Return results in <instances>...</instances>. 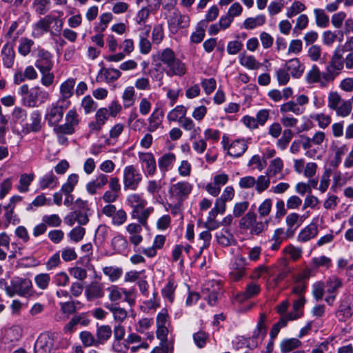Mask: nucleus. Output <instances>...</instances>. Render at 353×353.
<instances>
[{"mask_svg": "<svg viewBox=\"0 0 353 353\" xmlns=\"http://www.w3.org/2000/svg\"><path fill=\"white\" fill-rule=\"evenodd\" d=\"M85 294L88 301L101 298L104 295L103 285L98 282H92L86 286Z\"/></svg>", "mask_w": 353, "mask_h": 353, "instance_id": "f3484780", "label": "nucleus"}, {"mask_svg": "<svg viewBox=\"0 0 353 353\" xmlns=\"http://www.w3.org/2000/svg\"><path fill=\"white\" fill-rule=\"evenodd\" d=\"M168 70L166 74L172 77L174 75L181 77L186 73L185 65L181 62L179 59L172 62L170 65H167Z\"/></svg>", "mask_w": 353, "mask_h": 353, "instance_id": "b1692460", "label": "nucleus"}, {"mask_svg": "<svg viewBox=\"0 0 353 353\" xmlns=\"http://www.w3.org/2000/svg\"><path fill=\"white\" fill-rule=\"evenodd\" d=\"M121 76V72L119 69L102 68L97 77V81H105L108 83L114 82Z\"/></svg>", "mask_w": 353, "mask_h": 353, "instance_id": "ddd939ff", "label": "nucleus"}, {"mask_svg": "<svg viewBox=\"0 0 353 353\" xmlns=\"http://www.w3.org/2000/svg\"><path fill=\"white\" fill-rule=\"evenodd\" d=\"M175 161L176 155L174 153L168 152L163 154L158 160L160 170L165 174Z\"/></svg>", "mask_w": 353, "mask_h": 353, "instance_id": "c85d7f7f", "label": "nucleus"}, {"mask_svg": "<svg viewBox=\"0 0 353 353\" xmlns=\"http://www.w3.org/2000/svg\"><path fill=\"white\" fill-rule=\"evenodd\" d=\"M285 68L294 78H299L303 73L305 67L297 58L286 61Z\"/></svg>", "mask_w": 353, "mask_h": 353, "instance_id": "dca6fc26", "label": "nucleus"}, {"mask_svg": "<svg viewBox=\"0 0 353 353\" xmlns=\"http://www.w3.org/2000/svg\"><path fill=\"white\" fill-rule=\"evenodd\" d=\"M79 336L84 346H99L97 338H94V335L91 332L88 331H83L80 333Z\"/></svg>", "mask_w": 353, "mask_h": 353, "instance_id": "8fccbe9b", "label": "nucleus"}, {"mask_svg": "<svg viewBox=\"0 0 353 353\" xmlns=\"http://www.w3.org/2000/svg\"><path fill=\"white\" fill-rule=\"evenodd\" d=\"M318 227L315 223H310L304 228L299 234L297 239L300 242H306L316 236Z\"/></svg>", "mask_w": 353, "mask_h": 353, "instance_id": "412c9836", "label": "nucleus"}, {"mask_svg": "<svg viewBox=\"0 0 353 353\" xmlns=\"http://www.w3.org/2000/svg\"><path fill=\"white\" fill-rule=\"evenodd\" d=\"M57 104V105L52 106L46 114V119L50 125H57L62 119L63 110L68 108L70 103Z\"/></svg>", "mask_w": 353, "mask_h": 353, "instance_id": "0eeeda50", "label": "nucleus"}, {"mask_svg": "<svg viewBox=\"0 0 353 353\" xmlns=\"http://www.w3.org/2000/svg\"><path fill=\"white\" fill-rule=\"evenodd\" d=\"M306 78L310 83L319 82L323 84L321 74L316 65L312 66V69L307 72Z\"/></svg>", "mask_w": 353, "mask_h": 353, "instance_id": "69168bd1", "label": "nucleus"}, {"mask_svg": "<svg viewBox=\"0 0 353 353\" xmlns=\"http://www.w3.org/2000/svg\"><path fill=\"white\" fill-rule=\"evenodd\" d=\"M331 174H332L331 169L325 168L324 172L323 173V174L321 176L320 184L318 188V190L321 193H324L327 191V190L330 185V177L331 176Z\"/></svg>", "mask_w": 353, "mask_h": 353, "instance_id": "864d4df0", "label": "nucleus"}, {"mask_svg": "<svg viewBox=\"0 0 353 353\" xmlns=\"http://www.w3.org/2000/svg\"><path fill=\"white\" fill-rule=\"evenodd\" d=\"M112 245L116 251L121 252L126 249L128 242L125 237L117 235L112 239Z\"/></svg>", "mask_w": 353, "mask_h": 353, "instance_id": "680f3d73", "label": "nucleus"}, {"mask_svg": "<svg viewBox=\"0 0 353 353\" xmlns=\"http://www.w3.org/2000/svg\"><path fill=\"white\" fill-rule=\"evenodd\" d=\"M139 159L141 163L145 164L147 174L153 176L157 170L154 155L150 152H139Z\"/></svg>", "mask_w": 353, "mask_h": 353, "instance_id": "4468645a", "label": "nucleus"}, {"mask_svg": "<svg viewBox=\"0 0 353 353\" xmlns=\"http://www.w3.org/2000/svg\"><path fill=\"white\" fill-rule=\"evenodd\" d=\"M327 292L330 294H334L338 288H340L343 285V283L341 279L336 276L330 277L327 282Z\"/></svg>", "mask_w": 353, "mask_h": 353, "instance_id": "052dcab7", "label": "nucleus"}, {"mask_svg": "<svg viewBox=\"0 0 353 353\" xmlns=\"http://www.w3.org/2000/svg\"><path fill=\"white\" fill-rule=\"evenodd\" d=\"M300 145H302L303 148L306 150L305 156L310 158H313L316 154L315 150H311L313 144L310 137L305 135H301L299 139Z\"/></svg>", "mask_w": 353, "mask_h": 353, "instance_id": "ea45409f", "label": "nucleus"}, {"mask_svg": "<svg viewBox=\"0 0 353 353\" xmlns=\"http://www.w3.org/2000/svg\"><path fill=\"white\" fill-rule=\"evenodd\" d=\"M75 83L74 79L69 78L60 85V98L57 103H70L68 99L73 95Z\"/></svg>", "mask_w": 353, "mask_h": 353, "instance_id": "9d476101", "label": "nucleus"}, {"mask_svg": "<svg viewBox=\"0 0 353 353\" xmlns=\"http://www.w3.org/2000/svg\"><path fill=\"white\" fill-rule=\"evenodd\" d=\"M148 130L149 132H154L157 130L161 124V115L157 113V110H155L148 119Z\"/></svg>", "mask_w": 353, "mask_h": 353, "instance_id": "5fc2aeb1", "label": "nucleus"}, {"mask_svg": "<svg viewBox=\"0 0 353 353\" xmlns=\"http://www.w3.org/2000/svg\"><path fill=\"white\" fill-rule=\"evenodd\" d=\"M42 128L41 115L38 110L32 112L28 121L23 126V132L26 134L38 132Z\"/></svg>", "mask_w": 353, "mask_h": 353, "instance_id": "1a4fd4ad", "label": "nucleus"}, {"mask_svg": "<svg viewBox=\"0 0 353 353\" xmlns=\"http://www.w3.org/2000/svg\"><path fill=\"white\" fill-rule=\"evenodd\" d=\"M344 303L347 304V305L342 304L341 307H344V308H341V310H339L338 312V314L339 316L343 315V318H349L353 314V294L347 296L344 301Z\"/></svg>", "mask_w": 353, "mask_h": 353, "instance_id": "4c0bfd02", "label": "nucleus"}, {"mask_svg": "<svg viewBox=\"0 0 353 353\" xmlns=\"http://www.w3.org/2000/svg\"><path fill=\"white\" fill-rule=\"evenodd\" d=\"M344 60L342 55V49L338 47L334 50V54L331 59L330 64L327 67H330V69L341 70L343 68Z\"/></svg>", "mask_w": 353, "mask_h": 353, "instance_id": "c756f323", "label": "nucleus"}, {"mask_svg": "<svg viewBox=\"0 0 353 353\" xmlns=\"http://www.w3.org/2000/svg\"><path fill=\"white\" fill-rule=\"evenodd\" d=\"M54 20L57 21V18L52 17L50 15H47L41 19L34 25L32 35L34 37H39L44 33L48 32L49 31L50 24Z\"/></svg>", "mask_w": 353, "mask_h": 353, "instance_id": "9b49d317", "label": "nucleus"}, {"mask_svg": "<svg viewBox=\"0 0 353 353\" xmlns=\"http://www.w3.org/2000/svg\"><path fill=\"white\" fill-rule=\"evenodd\" d=\"M283 168L282 160L280 158H276L270 162L267 170V174L269 176H274L282 171Z\"/></svg>", "mask_w": 353, "mask_h": 353, "instance_id": "37998d69", "label": "nucleus"}, {"mask_svg": "<svg viewBox=\"0 0 353 353\" xmlns=\"http://www.w3.org/2000/svg\"><path fill=\"white\" fill-rule=\"evenodd\" d=\"M256 219V214L254 212H248L239 221L240 228L243 229H251L255 223Z\"/></svg>", "mask_w": 353, "mask_h": 353, "instance_id": "09e8293b", "label": "nucleus"}, {"mask_svg": "<svg viewBox=\"0 0 353 353\" xmlns=\"http://www.w3.org/2000/svg\"><path fill=\"white\" fill-rule=\"evenodd\" d=\"M105 307L112 312L113 319L117 323H123L128 317L127 310L116 304L109 303L106 304Z\"/></svg>", "mask_w": 353, "mask_h": 353, "instance_id": "a211bd4d", "label": "nucleus"}, {"mask_svg": "<svg viewBox=\"0 0 353 353\" xmlns=\"http://www.w3.org/2000/svg\"><path fill=\"white\" fill-rule=\"evenodd\" d=\"M128 202L134 208L132 216L139 213V210L143 208L147 202L138 194H132L128 196Z\"/></svg>", "mask_w": 353, "mask_h": 353, "instance_id": "2f4dec72", "label": "nucleus"}, {"mask_svg": "<svg viewBox=\"0 0 353 353\" xmlns=\"http://www.w3.org/2000/svg\"><path fill=\"white\" fill-rule=\"evenodd\" d=\"M189 17L181 13L175 9L170 10L168 15V23L170 30L177 32L180 29L185 28L189 26Z\"/></svg>", "mask_w": 353, "mask_h": 353, "instance_id": "20e7f679", "label": "nucleus"}, {"mask_svg": "<svg viewBox=\"0 0 353 353\" xmlns=\"http://www.w3.org/2000/svg\"><path fill=\"white\" fill-rule=\"evenodd\" d=\"M343 101L338 92H331L327 97V106L331 110H335Z\"/></svg>", "mask_w": 353, "mask_h": 353, "instance_id": "4d7b16f0", "label": "nucleus"}, {"mask_svg": "<svg viewBox=\"0 0 353 353\" xmlns=\"http://www.w3.org/2000/svg\"><path fill=\"white\" fill-rule=\"evenodd\" d=\"M1 54L4 65L10 68L14 61V52L12 44L6 43L2 49Z\"/></svg>", "mask_w": 353, "mask_h": 353, "instance_id": "393cba45", "label": "nucleus"}, {"mask_svg": "<svg viewBox=\"0 0 353 353\" xmlns=\"http://www.w3.org/2000/svg\"><path fill=\"white\" fill-rule=\"evenodd\" d=\"M265 22V17L263 14L257 15L255 17H249L243 22L244 28L247 30H252L257 26L263 25Z\"/></svg>", "mask_w": 353, "mask_h": 353, "instance_id": "58836bf2", "label": "nucleus"}, {"mask_svg": "<svg viewBox=\"0 0 353 353\" xmlns=\"http://www.w3.org/2000/svg\"><path fill=\"white\" fill-rule=\"evenodd\" d=\"M309 23V19L305 14H300L296 19V24L294 27V32H299L305 29Z\"/></svg>", "mask_w": 353, "mask_h": 353, "instance_id": "338daca9", "label": "nucleus"}, {"mask_svg": "<svg viewBox=\"0 0 353 353\" xmlns=\"http://www.w3.org/2000/svg\"><path fill=\"white\" fill-rule=\"evenodd\" d=\"M280 110H281V112H282V113H287L289 112H292L294 114H295L296 115H300V114H303V109L301 108V107H299L298 105V104L296 103L293 101H290L283 104L281 106Z\"/></svg>", "mask_w": 353, "mask_h": 353, "instance_id": "de8ad7c7", "label": "nucleus"}, {"mask_svg": "<svg viewBox=\"0 0 353 353\" xmlns=\"http://www.w3.org/2000/svg\"><path fill=\"white\" fill-rule=\"evenodd\" d=\"M78 181L79 176L77 174H71L68 176L67 181L62 185L61 188V192L64 194H71Z\"/></svg>", "mask_w": 353, "mask_h": 353, "instance_id": "e433bc0d", "label": "nucleus"}, {"mask_svg": "<svg viewBox=\"0 0 353 353\" xmlns=\"http://www.w3.org/2000/svg\"><path fill=\"white\" fill-rule=\"evenodd\" d=\"M81 106L84 110L85 114H88L97 109V104L90 96L88 95L83 98Z\"/></svg>", "mask_w": 353, "mask_h": 353, "instance_id": "13d9d810", "label": "nucleus"}, {"mask_svg": "<svg viewBox=\"0 0 353 353\" xmlns=\"http://www.w3.org/2000/svg\"><path fill=\"white\" fill-rule=\"evenodd\" d=\"M53 341L49 335H41L34 345V353H50Z\"/></svg>", "mask_w": 353, "mask_h": 353, "instance_id": "2eb2a0df", "label": "nucleus"}, {"mask_svg": "<svg viewBox=\"0 0 353 353\" xmlns=\"http://www.w3.org/2000/svg\"><path fill=\"white\" fill-rule=\"evenodd\" d=\"M306 9L305 6L299 1H294L292 4L287 8L286 17L288 18H292L296 16Z\"/></svg>", "mask_w": 353, "mask_h": 353, "instance_id": "c03bdc74", "label": "nucleus"}, {"mask_svg": "<svg viewBox=\"0 0 353 353\" xmlns=\"http://www.w3.org/2000/svg\"><path fill=\"white\" fill-rule=\"evenodd\" d=\"M103 272L105 275L108 276L111 282H114L121 276L123 270L118 267L106 266L103 268Z\"/></svg>", "mask_w": 353, "mask_h": 353, "instance_id": "a19ab883", "label": "nucleus"}, {"mask_svg": "<svg viewBox=\"0 0 353 353\" xmlns=\"http://www.w3.org/2000/svg\"><path fill=\"white\" fill-rule=\"evenodd\" d=\"M50 0H34L33 8L39 14H45L49 10Z\"/></svg>", "mask_w": 353, "mask_h": 353, "instance_id": "0e129e2a", "label": "nucleus"}, {"mask_svg": "<svg viewBox=\"0 0 353 353\" xmlns=\"http://www.w3.org/2000/svg\"><path fill=\"white\" fill-rule=\"evenodd\" d=\"M299 339L290 338L283 339L280 343V350L282 353H288L301 346Z\"/></svg>", "mask_w": 353, "mask_h": 353, "instance_id": "cd10ccee", "label": "nucleus"}, {"mask_svg": "<svg viewBox=\"0 0 353 353\" xmlns=\"http://www.w3.org/2000/svg\"><path fill=\"white\" fill-rule=\"evenodd\" d=\"M266 316L264 314H261L259 320L257 323L256 329L253 332L252 338L262 341L266 334V325H265Z\"/></svg>", "mask_w": 353, "mask_h": 353, "instance_id": "bb28decb", "label": "nucleus"}, {"mask_svg": "<svg viewBox=\"0 0 353 353\" xmlns=\"http://www.w3.org/2000/svg\"><path fill=\"white\" fill-rule=\"evenodd\" d=\"M34 281L37 285V286L41 289L45 290L46 289L50 283V276L47 273H41L34 277Z\"/></svg>", "mask_w": 353, "mask_h": 353, "instance_id": "e2e57ef3", "label": "nucleus"}, {"mask_svg": "<svg viewBox=\"0 0 353 353\" xmlns=\"http://www.w3.org/2000/svg\"><path fill=\"white\" fill-rule=\"evenodd\" d=\"M112 330L108 325H101L98 326L96 331L97 341L99 345H103L108 341L112 336Z\"/></svg>", "mask_w": 353, "mask_h": 353, "instance_id": "5701e85b", "label": "nucleus"}, {"mask_svg": "<svg viewBox=\"0 0 353 353\" xmlns=\"http://www.w3.org/2000/svg\"><path fill=\"white\" fill-rule=\"evenodd\" d=\"M111 218L113 225L120 226L126 221L127 214L123 209H119Z\"/></svg>", "mask_w": 353, "mask_h": 353, "instance_id": "774afa93", "label": "nucleus"}, {"mask_svg": "<svg viewBox=\"0 0 353 353\" xmlns=\"http://www.w3.org/2000/svg\"><path fill=\"white\" fill-rule=\"evenodd\" d=\"M108 118V110L105 108H99L95 114V120L88 124L90 132L99 133Z\"/></svg>", "mask_w": 353, "mask_h": 353, "instance_id": "6e6552de", "label": "nucleus"}, {"mask_svg": "<svg viewBox=\"0 0 353 353\" xmlns=\"http://www.w3.org/2000/svg\"><path fill=\"white\" fill-rule=\"evenodd\" d=\"M57 184L58 179L52 172L45 174L39 181V186L42 190L47 188L53 189Z\"/></svg>", "mask_w": 353, "mask_h": 353, "instance_id": "f704fd0d", "label": "nucleus"}, {"mask_svg": "<svg viewBox=\"0 0 353 353\" xmlns=\"http://www.w3.org/2000/svg\"><path fill=\"white\" fill-rule=\"evenodd\" d=\"M259 292L260 286L256 283H250L246 286L245 291L238 295V299L243 301L258 294Z\"/></svg>", "mask_w": 353, "mask_h": 353, "instance_id": "72a5a7b5", "label": "nucleus"}, {"mask_svg": "<svg viewBox=\"0 0 353 353\" xmlns=\"http://www.w3.org/2000/svg\"><path fill=\"white\" fill-rule=\"evenodd\" d=\"M50 97L44 89L35 86L30 90L29 94L23 97V104L29 108H36L46 102Z\"/></svg>", "mask_w": 353, "mask_h": 353, "instance_id": "f03ea898", "label": "nucleus"}, {"mask_svg": "<svg viewBox=\"0 0 353 353\" xmlns=\"http://www.w3.org/2000/svg\"><path fill=\"white\" fill-rule=\"evenodd\" d=\"M305 219L304 216H300L299 214L293 212L289 214L285 218V223L288 226L286 235L290 238L293 236L294 231L292 230V227L296 224L300 225Z\"/></svg>", "mask_w": 353, "mask_h": 353, "instance_id": "6ab92c4d", "label": "nucleus"}, {"mask_svg": "<svg viewBox=\"0 0 353 353\" xmlns=\"http://www.w3.org/2000/svg\"><path fill=\"white\" fill-rule=\"evenodd\" d=\"M216 239L219 244L229 246L234 242L233 235L228 229H223L216 233Z\"/></svg>", "mask_w": 353, "mask_h": 353, "instance_id": "c9c22d12", "label": "nucleus"}, {"mask_svg": "<svg viewBox=\"0 0 353 353\" xmlns=\"http://www.w3.org/2000/svg\"><path fill=\"white\" fill-rule=\"evenodd\" d=\"M270 184V179L269 176L261 175L256 179L255 190L258 193H261L269 188Z\"/></svg>", "mask_w": 353, "mask_h": 353, "instance_id": "6e6d98bb", "label": "nucleus"}, {"mask_svg": "<svg viewBox=\"0 0 353 353\" xmlns=\"http://www.w3.org/2000/svg\"><path fill=\"white\" fill-rule=\"evenodd\" d=\"M191 185L185 181L178 182L170 186L169 189L170 199L181 203L190 193Z\"/></svg>", "mask_w": 353, "mask_h": 353, "instance_id": "39448f33", "label": "nucleus"}, {"mask_svg": "<svg viewBox=\"0 0 353 353\" xmlns=\"http://www.w3.org/2000/svg\"><path fill=\"white\" fill-rule=\"evenodd\" d=\"M186 114L187 108L184 105H180L168 112L167 119L169 121L179 123L185 117Z\"/></svg>", "mask_w": 353, "mask_h": 353, "instance_id": "7c9ffc66", "label": "nucleus"}, {"mask_svg": "<svg viewBox=\"0 0 353 353\" xmlns=\"http://www.w3.org/2000/svg\"><path fill=\"white\" fill-rule=\"evenodd\" d=\"M352 110V105L350 101H343L342 103L335 109L336 113L338 116L341 117H347Z\"/></svg>", "mask_w": 353, "mask_h": 353, "instance_id": "bf43d9fd", "label": "nucleus"}, {"mask_svg": "<svg viewBox=\"0 0 353 353\" xmlns=\"http://www.w3.org/2000/svg\"><path fill=\"white\" fill-rule=\"evenodd\" d=\"M316 23L319 27L325 28L329 24V17L322 9L316 8L314 10Z\"/></svg>", "mask_w": 353, "mask_h": 353, "instance_id": "3c124183", "label": "nucleus"}, {"mask_svg": "<svg viewBox=\"0 0 353 353\" xmlns=\"http://www.w3.org/2000/svg\"><path fill=\"white\" fill-rule=\"evenodd\" d=\"M244 140H236L228 148V154L234 157H241L247 150Z\"/></svg>", "mask_w": 353, "mask_h": 353, "instance_id": "4be33fe9", "label": "nucleus"}, {"mask_svg": "<svg viewBox=\"0 0 353 353\" xmlns=\"http://www.w3.org/2000/svg\"><path fill=\"white\" fill-rule=\"evenodd\" d=\"M305 303V299L303 296H301L297 300L294 301L293 303L294 312L288 314V319L295 320L300 318L302 315L300 309L303 307Z\"/></svg>", "mask_w": 353, "mask_h": 353, "instance_id": "79ce46f5", "label": "nucleus"}, {"mask_svg": "<svg viewBox=\"0 0 353 353\" xmlns=\"http://www.w3.org/2000/svg\"><path fill=\"white\" fill-rule=\"evenodd\" d=\"M222 292L221 283L218 281H212L208 283L203 289V294L208 303L215 305L219 295Z\"/></svg>", "mask_w": 353, "mask_h": 353, "instance_id": "423d86ee", "label": "nucleus"}, {"mask_svg": "<svg viewBox=\"0 0 353 353\" xmlns=\"http://www.w3.org/2000/svg\"><path fill=\"white\" fill-rule=\"evenodd\" d=\"M32 287V281L29 279L15 277L13 278L9 285L6 286L8 296L12 297L16 294L21 296H28L30 294Z\"/></svg>", "mask_w": 353, "mask_h": 353, "instance_id": "f257e3e1", "label": "nucleus"}, {"mask_svg": "<svg viewBox=\"0 0 353 353\" xmlns=\"http://www.w3.org/2000/svg\"><path fill=\"white\" fill-rule=\"evenodd\" d=\"M123 104L125 108H128L135 103V90L133 86L126 87L122 94Z\"/></svg>", "mask_w": 353, "mask_h": 353, "instance_id": "473e14b6", "label": "nucleus"}, {"mask_svg": "<svg viewBox=\"0 0 353 353\" xmlns=\"http://www.w3.org/2000/svg\"><path fill=\"white\" fill-rule=\"evenodd\" d=\"M52 55L48 51L41 49L39 51L35 66L39 70H51L53 68Z\"/></svg>", "mask_w": 353, "mask_h": 353, "instance_id": "f8f14e48", "label": "nucleus"}, {"mask_svg": "<svg viewBox=\"0 0 353 353\" xmlns=\"http://www.w3.org/2000/svg\"><path fill=\"white\" fill-rule=\"evenodd\" d=\"M312 268L316 269L321 267L329 268L331 265V259L324 255L316 256L312 259L310 262Z\"/></svg>", "mask_w": 353, "mask_h": 353, "instance_id": "a18cd8bd", "label": "nucleus"}, {"mask_svg": "<svg viewBox=\"0 0 353 353\" xmlns=\"http://www.w3.org/2000/svg\"><path fill=\"white\" fill-rule=\"evenodd\" d=\"M142 180L141 174L134 165L124 168L123 172V183L125 190H135Z\"/></svg>", "mask_w": 353, "mask_h": 353, "instance_id": "7ed1b4c3", "label": "nucleus"}, {"mask_svg": "<svg viewBox=\"0 0 353 353\" xmlns=\"http://www.w3.org/2000/svg\"><path fill=\"white\" fill-rule=\"evenodd\" d=\"M150 32V26H144L143 28L142 29V32L139 35L140 40L139 46L140 48V52L143 54H147L151 50V43L147 38Z\"/></svg>", "mask_w": 353, "mask_h": 353, "instance_id": "aec40b11", "label": "nucleus"}, {"mask_svg": "<svg viewBox=\"0 0 353 353\" xmlns=\"http://www.w3.org/2000/svg\"><path fill=\"white\" fill-rule=\"evenodd\" d=\"M181 126L186 131H192L191 139L195 138L200 128H196L193 120L189 117H184L180 122Z\"/></svg>", "mask_w": 353, "mask_h": 353, "instance_id": "49530a36", "label": "nucleus"}, {"mask_svg": "<svg viewBox=\"0 0 353 353\" xmlns=\"http://www.w3.org/2000/svg\"><path fill=\"white\" fill-rule=\"evenodd\" d=\"M34 174H23L19 179L18 190L20 192H26L29 189V185L34 179Z\"/></svg>", "mask_w": 353, "mask_h": 353, "instance_id": "603ef678", "label": "nucleus"}, {"mask_svg": "<svg viewBox=\"0 0 353 353\" xmlns=\"http://www.w3.org/2000/svg\"><path fill=\"white\" fill-rule=\"evenodd\" d=\"M239 59L240 64L249 70H258L261 66V63L252 55L242 53L239 55Z\"/></svg>", "mask_w": 353, "mask_h": 353, "instance_id": "a878e982", "label": "nucleus"}]
</instances>
